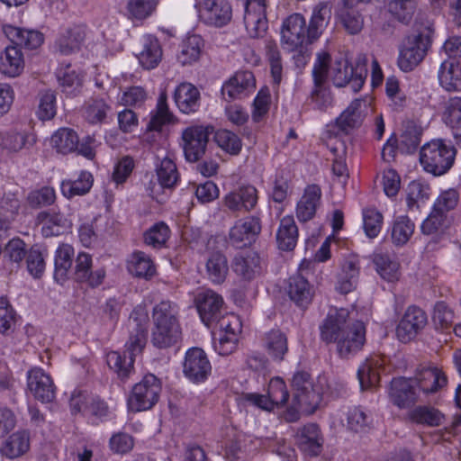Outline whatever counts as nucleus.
Instances as JSON below:
<instances>
[{
    "mask_svg": "<svg viewBox=\"0 0 461 461\" xmlns=\"http://www.w3.org/2000/svg\"><path fill=\"white\" fill-rule=\"evenodd\" d=\"M268 0H246L244 5V25L249 37H263L268 28L267 6Z\"/></svg>",
    "mask_w": 461,
    "mask_h": 461,
    "instance_id": "10",
    "label": "nucleus"
},
{
    "mask_svg": "<svg viewBox=\"0 0 461 461\" xmlns=\"http://www.w3.org/2000/svg\"><path fill=\"white\" fill-rule=\"evenodd\" d=\"M330 14L331 11L327 3H320L314 7L308 26L310 43L321 36L330 18Z\"/></svg>",
    "mask_w": 461,
    "mask_h": 461,
    "instance_id": "53",
    "label": "nucleus"
},
{
    "mask_svg": "<svg viewBox=\"0 0 461 461\" xmlns=\"http://www.w3.org/2000/svg\"><path fill=\"white\" fill-rule=\"evenodd\" d=\"M310 42L308 27L304 17L300 14H293L284 20L281 30V44L288 51L299 50L294 57L299 61L305 62V56L301 49L305 42Z\"/></svg>",
    "mask_w": 461,
    "mask_h": 461,
    "instance_id": "3",
    "label": "nucleus"
},
{
    "mask_svg": "<svg viewBox=\"0 0 461 461\" xmlns=\"http://www.w3.org/2000/svg\"><path fill=\"white\" fill-rule=\"evenodd\" d=\"M295 443L301 452L308 456H319L323 448L324 438L320 427L308 423L297 429Z\"/></svg>",
    "mask_w": 461,
    "mask_h": 461,
    "instance_id": "21",
    "label": "nucleus"
},
{
    "mask_svg": "<svg viewBox=\"0 0 461 461\" xmlns=\"http://www.w3.org/2000/svg\"><path fill=\"white\" fill-rule=\"evenodd\" d=\"M204 47L203 39L198 34L188 35L180 46V51L177 54V60L183 65H191L196 62L203 52Z\"/></svg>",
    "mask_w": 461,
    "mask_h": 461,
    "instance_id": "43",
    "label": "nucleus"
},
{
    "mask_svg": "<svg viewBox=\"0 0 461 461\" xmlns=\"http://www.w3.org/2000/svg\"><path fill=\"white\" fill-rule=\"evenodd\" d=\"M358 276L359 266L357 260L355 258H346L338 276L337 291L343 294L350 293L356 288Z\"/></svg>",
    "mask_w": 461,
    "mask_h": 461,
    "instance_id": "33",
    "label": "nucleus"
},
{
    "mask_svg": "<svg viewBox=\"0 0 461 461\" xmlns=\"http://www.w3.org/2000/svg\"><path fill=\"white\" fill-rule=\"evenodd\" d=\"M92 257L86 252H79L75 260L74 279L77 283H86L90 287L99 286L104 277L105 270L98 268L92 270Z\"/></svg>",
    "mask_w": 461,
    "mask_h": 461,
    "instance_id": "25",
    "label": "nucleus"
},
{
    "mask_svg": "<svg viewBox=\"0 0 461 461\" xmlns=\"http://www.w3.org/2000/svg\"><path fill=\"white\" fill-rule=\"evenodd\" d=\"M194 303L202 322L208 328L212 327L221 315L223 298L212 289L199 291Z\"/></svg>",
    "mask_w": 461,
    "mask_h": 461,
    "instance_id": "13",
    "label": "nucleus"
},
{
    "mask_svg": "<svg viewBox=\"0 0 461 461\" xmlns=\"http://www.w3.org/2000/svg\"><path fill=\"white\" fill-rule=\"evenodd\" d=\"M456 150L451 143L441 139L425 143L420 150V163L423 170L435 176L445 175L453 167Z\"/></svg>",
    "mask_w": 461,
    "mask_h": 461,
    "instance_id": "1",
    "label": "nucleus"
},
{
    "mask_svg": "<svg viewBox=\"0 0 461 461\" xmlns=\"http://www.w3.org/2000/svg\"><path fill=\"white\" fill-rule=\"evenodd\" d=\"M207 278L214 285H221L229 273V264L226 256L215 251L209 255L205 263Z\"/></svg>",
    "mask_w": 461,
    "mask_h": 461,
    "instance_id": "40",
    "label": "nucleus"
},
{
    "mask_svg": "<svg viewBox=\"0 0 461 461\" xmlns=\"http://www.w3.org/2000/svg\"><path fill=\"white\" fill-rule=\"evenodd\" d=\"M262 230L259 214H253L235 222L229 232V240L236 249H243L254 243Z\"/></svg>",
    "mask_w": 461,
    "mask_h": 461,
    "instance_id": "8",
    "label": "nucleus"
},
{
    "mask_svg": "<svg viewBox=\"0 0 461 461\" xmlns=\"http://www.w3.org/2000/svg\"><path fill=\"white\" fill-rule=\"evenodd\" d=\"M233 272L245 281H251L259 276L266 264L259 254L254 250H245L237 253L231 260Z\"/></svg>",
    "mask_w": 461,
    "mask_h": 461,
    "instance_id": "17",
    "label": "nucleus"
},
{
    "mask_svg": "<svg viewBox=\"0 0 461 461\" xmlns=\"http://www.w3.org/2000/svg\"><path fill=\"white\" fill-rule=\"evenodd\" d=\"M350 323L348 310L331 308L319 326L320 339L327 345H336Z\"/></svg>",
    "mask_w": 461,
    "mask_h": 461,
    "instance_id": "7",
    "label": "nucleus"
},
{
    "mask_svg": "<svg viewBox=\"0 0 461 461\" xmlns=\"http://www.w3.org/2000/svg\"><path fill=\"white\" fill-rule=\"evenodd\" d=\"M415 225L408 216L402 215L393 221L391 238L393 244L402 246L406 244L414 232Z\"/></svg>",
    "mask_w": 461,
    "mask_h": 461,
    "instance_id": "58",
    "label": "nucleus"
},
{
    "mask_svg": "<svg viewBox=\"0 0 461 461\" xmlns=\"http://www.w3.org/2000/svg\"><path fill=\"white\" fill-rule=\"evenodd\" d=\"M366 329L360 321H352L336 344L339 357L349 358L362 350L366 343Z\"/></svg>",
    "mask_w": 461,
    "mask_h": 461,
    "instance_id": "14",
    "label": "nucleus"
},
{
    "mask_svg": "<svg viewBox=\"0 0 461 461\" xmlns=\"http://www.w3.org/2000/svg\"><path fill=\"white\" fill-rule=\"evenodd\" d=\"M427 315L417 306H409L396 327V336L402 343L413 339L426 326Z\"/></svg>",
    "mask_w": 461,
    "mask_h": 461,
    "instance_id": "18",
    "label": "nucleus"
},
{
    "mask_svg": "<svg viewBox=\"0 0 461 461\" xmlns=\"http://www.w3.org/2000/svg\"><path fill=\"white\" fill-rule=\"evenodd\" d=\"M130 325L132 330L130 332L129 340L125 344L126 352L135 358V356L141 353L148 336V318L145 314H139L134 310L130 316Z\"/></svg>",
    "mask_w": 461,
    "mask_h": 461,
    "instance_id": "23",
    "label": "nucleus"
},
{
    "mask_svg": "<svg viewBox=\"0 0 461 461\" xmlns=\"http://www.w3.org/2000/svg\"><path fill=\"white\" fill-rule=\"evenodd\" d=\"M170 234L171 230L166 222H156L144 232V243L154 249H161L166 247Z\"/></svg>",
    "mask_w": 461,
    "mask_h": 461,
    "instance_id": "57",
    "label": "nucleus"
},
{
    "mask_svg": "<svg viewBox=\"0 0 461 461\" xmlns=\"http://www.w3.org/2000/svg\"><path fill=\"white\" fill-rule=\"evenodd\" d=\"M62 91L68 95H76L82 86L83 77L70 64L61 66L56 72Z\"/></svg>",
    "mask_w": 461,
    "mask_h": 461,
    "instance_id": "52",
    "label": "nucleus"
},
{
    "mask_svg": "<svg viewBox=\"0 0 461 461\" xmlns=\"http://www.w3.org/2000/svg\"><path fill=\"white\" fill-rule=\"evenodd\" d=\"M199 14L205 23L222 27L231 20L232 9L227 0H201Z\"/></svg>",
    "mask_w": 461,
    "mask_h": 461,
    "instance_id": "19",
    "label": "nucleus"
},
{
    "mask_svg": "<svg viewBox=\"0 0 461 461\" xmlns=\"http://www.w3.org/2000/svg\"><path fill=\"white\" fill-rule=\"evenodd\" d=\"M439 85L448 92L461 90V66L453 60H444L438 74Z\"/></svg>",
    "mask_w": 461,
    "mask_h": 461,
    "instance_id": "39",
    "label": "nucleus"
},
{
    "mask_svg": "<svg viewBox=\"0 0 461 461\" xmlns=\"http://www.w3.org/2000/svg\"><path fill=\"white\" fill-rule=\"evenodd\" d=\"M131 275L150 280L156 275V266L151 258L143 251H134L127 263Z\"/></svg>",
    "mask_w": 461,
    "mask_h": 461,
    "instance_id": "34",
    "label": "nucleus"
},
{
    "mask_svg": "<svg viewBox=\"0 0 461 461\" xmlns=\"http://www.w3.org/2000/svg\"><path fill=\"white\" fill-rule=\"evenodd\" d=\"M28 253L25 242L20 238H13L3 249V259L11 266L12 271L20 268L24 258L27 259Z\"/></svg>",
    "mask_w": 461,
    "mask_h": 461,
    "instance_id": "50",
    "label": "nucleus"
},
{
    "mask_svg": "<svg viewBox=\"0 0 461 461\" xmlns=\"http://www.w3.org/2000/svg\"><path fill=\"white\" fill-rule=\"evenodd\" d=\"M367 77L366 64L360 60L353 66L347 59H337L331 68V80L336 87L349 86L357 93L363 87Z\"/></svg>",
    "mask_w": 461,
    "mask_h": 461,
    "instance_id": "4",
    "label": "nucleus"
},
{
    "mask_svg": "<svg viewBox=\"0 0 461 461\" xmlns=\"http://www.w3.org/2000/svg\"><path fill=\"white\" fill-rule=\"evenodd\" d=\"M174 101L181 113L185 114L195 113L201 104L200 91L191 83H181L175 89Z\"/></svg>",
    "mask_w": 461,
    "mask_h": 461,
    "instance_id": "29",
    "label": "nucleus"
},
{
    "mask_svg": "<svg viewBox=\"0 0 461 461\" xmlns=\"http://www.w3.org/2000/svg\"><path fill=\"white\" fill-rule=\"evenodd\" d=\"M94 176L86 170L80 171L76 179H65L61 182V192L68 199L87 194L93 186Z\"/></svg>",
    "mask_w": 461,
    "mask_h": 461,
    "instance_id": "41",
    "label": "nucleus"
},
{
    "mask_svg": "<svg viewBox=\"0 0 461 461\" xmlns=\"http://www.w3.org/2000/svg\"><path fill=\"white\" fill-rule=\"evenodd\" d=\"M86 37L83 26H74L65 30L56 40V47L64 55H69L80 49Z\"/></svg>",
    "mask_w": 461,
    "mask_h": 461,
    "instance_id": "38",
    "label": "nucleus"
},
{
    "mask_svg": "<svg viewBox=\"0 0 461 461\" xmlns=\"http://www.w3.org/2000/svg\"><path fill=\"white\" fill-rule=\"evenodd\" d=\"M442 119L451 128L453 137L461 148V96H453L445 102Z\"/></svg>",
    "mask_w": 461,
    "mask_h": 461,
    "instance_id": "32",
    "label": "nucleus"
},
{
    "mask_svg": "<svg viewBox=\"0 0 461 461\" xmlns=\"http://www.w3.org/2000/svg\"><path fill=\"white\" fill-rule=\"evenodd\" d=\"M161 390V381L155 375H145L131 391L127 400L129 410L139 412L152 409L159 400Z\"/></svg>",
    "mask_w": 461,
    "mask_h": 461,
    "instance_id": "2",
    "label": "nucleus"
},
{
    "mask_svg": "<svg viewBox=\"0 0 461 461\" xmlns=\"http://www.w3.org/2000/svg\"><path fill=\"white\" fill-rule=\"evenodd\" d=\"M382 369V359L379 357L375 356L366 358L357 369V378L362 389H367L378 384Z\"/></svg>",
    "mask_w": 461,
    "mask_h": 461,
    "instance_id": "42",
    "label": "nucleus"
},
{
    "mask_svg": "<svg viewBox=\"0 0 461 461\" xmlns=\"http://www.w3.org/2000/svg\"><path fill=\"white\" fill-rule=\"evenodd\" d=\"M412 378L420 393L425 395L437 393L447 384L446 373L438 366L431 364L420 365Z\"/></svg>",
    "mask_w": 461,
    "mask_h": 461,
    "instance_id": "11",
    "label": "nucleus"
},
{
    "mask_svg": "<svg viewBox=\"0 0 461 461\" xmlns=\"http://www.w3.org/2000/svg\"><path fill=\"white\" fill-rule=\"evenodd\" d=\"M212 372V365L206 353L200 348H191L185 355L183 374L194 384L203 383Z\"/></svg>",
    "mask_w": 461,
    "mask_h": 461,
    "instance_id": "12",
    "label": "nucleus"
},
{
    "mask_svg": "<svg viewBox=\"0 0 461 461\" xmlns=\"http://www.w3.org/2000/svg\"><path fill=\"white\" fill-rule=\"evenodd\" d=\"M3 32L14 46L18 48L23 47L34 50L40 47L44 41L43 34L36 30H28L5 24L3 27Z\"/></svg>",
    "mask_w": 461,
    "mask_h": 461,
    "instance_id": "28",
    "label": "nucleus"
},
{
    "mask_svg": "<svg viewBox=\"0 0 461 461\" xmlns=\"http://www.w3.org/2000/svg\"><path fill=\"white\" fill-rule=\"evenodd\" d=\"M74 248L69 244H61L55 251L54 257V279L59 284H63L68 277L74 257Z\"/></svg>",
    "mask_w": 461,
    "mask_h": 461,
    "instance_id": "35",
    "label": "nucleus"
},
{
    "mask_svg": "<svg viewBox=\"0 0 461 461\" xmlns=\"http://www.w3.org/2000/svg\"><path fill=\"white\" fill-rule=\"evenodd\" d=\"M258 199V189L253 185L248 184L226 194L222 198V204L232 213H246L256 208Z\"/></svg>",
    "mask_w": 461,
    "mask_h": 461,
    "instance_id": "9",
    "label": "nucleus"
},
{
    "mask_svg": "<svg viewBox=\"0 0 461 461\" xmlns=\"http://www.w3.org/2000/svg\"><path fill=\"white\" fill-rule=\"evenodd\" d=\"M214 140L216 144L226 153L231 156H237L240 153L242 149L241 139L234 132L220 129L214 134Z\"/></svg>",
    "mask_w": 461,
    "mask_h": 461,
    "instance_id": "60",
    "label": "nucleus"
},
{
    "mask_svg": "<svg viewBox=\"0 0 461 461\" xmlns=\"http://www.w3.org/2000/svg\"><path fill=\"white\" fill-rule=\"evenodd\" d=\"M30 448V433L23 429L11 434L2 444L3 456L14 459L25 454Z\"/></svg>",
    "mask_w": 461,
    "mask_h": 461,
    "instance_id": "37",
    "label": "nucleus"
},
{
    "mask_svg": "<svg viewBox=\"0 0 461 461\" xmlns=\"http://www.w3.org/2000/svg\"><path fill=\"white\" fill-rule=\"evenodd\" d=\"M158 182L162 188H173L179 179V173L174 158L167 154L156 167Z\"/></svg>",
    "mask_w": 461,
    "mask_h": 461,
    "instance_id": "49",
    "label": "nucleus"
},
{
    "mask_svg": "<svg viewBox=\"0 0 461 461\" xmlns=\"http://www.w3.org/2000/svg\"><path fill=\"white\" fill-rule=\"evenodd\" d=\"M287 294L292 302L300 308H307L312 303L314 290L308 280L301 275L289 277Z\"/></svg>",
    "mask_w": 461,
    "mask_h": 461,
    "instance_id": "30",
    "label": "nucleus"
},
{
    "mask_svg": "<svg viewBox=\"0 0 461 461\" xmlns=\"http://www.w3.org/2000/svg\"><path fill=\"white\" fill-rule=\"evenodd\" d=\"M321 189L318 185L312 184L305 187L302 197L296 203V218L301 223L312 221L321 203Z\"/></svg>",
    "mask_w": 461,
    "mask_h": 461,
    "instance_id": "24",
    "label": "nucleus"
},
{
    "mask_svg": "<svg viewBox=\"0 0 461 461\" xmlns=\"http://www.w3.org/2000/svg\"><path fill=\"white\" fill-rule=\"evenodd\" d=\"M213 128L209 125L194 124L183 130L181 146L188 162H197L205 154L209 137Z\"/></svg>",
    "mask_w": 461,
    "mask_h": 461,
    "instance_id": "6",
    "label": "nucleus"
},
{
    "mask_svg": "<svg viewBox=\"0 0 461 461\" xmlns=\"http://www.w3.org/2000/svg\"><path fill=\"white\" fill-rule=\"evenodd\" d=\"M27 389L41 402H51L56 397V386L50 375L41 367L28 370Z\"/></svg>",
    "mask_w": 461,
    "mask_h": 461,
    "instance_id": "16",
    "label": "nucleus"
},
{
    "mask_svg": "<svg viewBox=\"0 0 461 461\" xmlns=\"http://www.w3.org/2000/svg\"><path fill=\"white\" fill-rule=\"evenodd\" d=\"M51 144L57 152L66 155L77 149L78 136L74 130L61 128L51 136Z\"/></svg>",
    "mask_w": 461,
    "mask_h": 461,
    "instance_id": "55",
    "label": "nucleus"
},
{
    "mask_svg": "<svg viewBox=\"0 0 461 461\" xmlns=\"http://www.w3.org/2000/svg\"><path fill=\"white\" fill-rule=\"evenodd\" d=\"M431 45L429 34L418 33L408 37L399 50L397 65L403 72H411L424 59Z\"/></svg>",
    "mask_w": 461,
    "mask_h": 461,
    "instance_id": "5",
    "label": "nucleus"
},
{
    "mask_svg": "<svg viewBox=\"0 0 461 461\" xmlns=\"http://www.w3.org/2000/svg\"><path fill=\"white\" fill-rule=\"evenodd\" d=\"M420 131L414 124H407L398 140L399 150L406 154L415 152L420 143Z\"/></svg>",
    "mask_w": 461,
    "mask_h": 461,
    "instance_id": "64",
    "label": "nucleus"
},
{
    "mask_svg": "<svg viewBox=\"0 0 461 461\" xmlns=\"http://www.w3.org/2000/svg\"><path fill=\"white\" fill-rule=\"evenodd\" d=\"M162 58V49L158 40L153 36H146L143 40V49L139 55L140 65L146 69L156 68Z\"/></svg>",
    "mask_w": 461,
    "mask_h": 461,
    "instance_id": "47",
    "label": "nucleus"
},
{
    "mask_svg": "<svg viewBox=\"0 0 461 461\" xmlns=\"http://www.w3.org/2000/svg\"><path fill=\"white\" fill-rule=\"evenodd\" d=\"M263 348L274 361H282L288 351L286 335L278 329L269 330L264 335Z\"/></svg>",
    "mask_w": 461,
    "mask_h": 461,
    "instance_id": "36",
    "label": "nucleus"
},
{
    "mask_svg": "<svg viewBox=\"0 0 461 461\" xmlns=\"http://www.w3.org/2000/svg\"><path fill=\"white\" fill-rule=\"evenodd\" d=\"M1 68L5 75L14 77L19 76L24 68L23 55L20 48L7 46L1 57Z\"/></svg>",
    "mask_w": 461,
    "mask_h": 461,
    "instance_id": "46",
    "label": "nucleus"
},
{
    "mask_svg": "<svg viewBox=\"0 0 461 461\" xmlns=\"http://www.w3.org/2000/svg\"><path fill=\"white\" fill-rule=\"evenodd\" d=\"M389 395L394 405L404 409L418 401L420 392L412 377H397L391 382Z\"/></svg>",
    "mask_w": 461,
    "mask_h": 461,
    "instance_id": "22",
    "label": "nucleus"
},
{
    "mask_svg": "<svg viewBox=\"0 0 461 461\" xmlns=\"http://www.w3.org/2000/svg\"><path fill=\"white\" fill-rule=\"evenodd\" d=\"M429 197V186L419 181H411L407 187L406 204L409 210L418 209Z\"/></svg>",
    "mask_w": 461,
    "mask_h": 461,
    "instance_id": "63",
    "label": "nucleus"
},
{
    "mask_svg": "<svg viewBox=\"0 0 461 461\" xmlns=\"http://www.w3.org/2000/svg\"><path fill=\"white\" fill-rule=\"evenodd\" d=\"M36 223L41 226V233L44 238L62 235L70 227L65 215L54 209L40 212L36 217Z\"/></svg>",
    "mask_w": 461,
    "mask_h": 461,
    "instance_id": "26",
    "label": "nucleus"
},
{
    "mask_svg": "<svg viewBox=\"0 0 461 461\" xmlns=\"http://www.w3.org/2000/svg\"><path fill=\"white\" fill-rule=\"evenodd\" d=\"M374 264L380 276L388 281L394 282L399 278V263L391 259L387 254H377L375 256Z\"/></svg>",
    "mask_w": 461,
    "mask_h": 461,
    "instance_id": "61",
    "label": "nucleus"
},
{
    "mask_svg": "<svg viewBox=\"0 0 461 461\" xmlns=\"http://www.w3.org/2000/svg\"><path fill=\"white\" fill-rule=\"evenodd\" d=\"M292 385L295 391L294 399L301 406L315 410L321 402V396L313 387L311 376L306 372H297L294 375Z\"/></svg>",
    "mask_w": 461,
    "mask_h": 461,
    "instance_id": "20",
    "label": "nucleus"
},
{
    "mask_svg": "<svg viewBox=\"0 0 461 461\" xmlns=\"http://www.w3.org/2000/svg\"><path fill=\"white\" fill-rule=\"evenodd\" d=\"M152 318L154 324L180 327L178 321V307L176 303L164 300L153 308Z\"/></svg>",
    "mask_w": 461,
    "mask_h": 461,
    "instance_id": "51",
    "label": "nucleus"
},
{
    "mask_svg": "<svg viewBox=\"0 0 461 461\" xmlns=\"http://www.w3.org/2000/svg\"><path fill=\"white\" fill-rule=\"evenodd\" d=\"M112 106L104 98H91L85 105L84 117L90 124L104 123Z\"/></svg>",
    "mask_w": 461,
    "mask_h": 461,
    "instance_id": "56",
    "label": "nucleus"
},
{
    "mask_svg": "<svg viewBox=\"0 0 461 461\" xmlns=\"http://www.w3.org/2000/svg\"><path fill=\"white\" fill-rule=\"evenodd\" d=\"M299 237L298 227L293 215L284 216L276 231V244L280 250L292 251L297 245Z\"/></svg>",
    "mask_w": 461,
    "mask_h": 461,
    "instance_id": "31",
    "label": "nucleus"
},
{
    "mask_svg": "<svg viewBox=\"0 0 461 461\" xmlns=\"http://www.w3.org/2000/svg\"><path fill=\"white\" fill-rule=\"evenodd\" d=\"M181 337V328L154 324L151 342L158 348H167L174 346Z\"/></svg>",
    "mask_w": 461,
    "mask_h": 461,
    "instance_id": "48",
    "label": "nucleus"
},
{
    "mask_svg": "<svg viewBox=\"0 0 461 461\" xmlns=\"http://www.w3.org/2000/svg\"><path fill=\"white\" fill-rule=\"evenodd\" d=\"M135 358L128 352L111 351L106 355V363L113 370L118 377L124 381L127 380L134 372Z\"/></svg>",
    "mask_w": 461,
    "mask_h": 461,
    "instance_id": "44",
    "label": "nucleus"
},
{
    "mask_svg": "<svg viewBox=\"0 0 461 461\" xmlns=\"http://www.w3.org/2000/svg\"><path fill=\"white\" fill-rule=\"evenodd\" d=\"M364 100L355 99L336 119L334 127L337 134H349L352 131L359 128L365 119V113L362 110Z\"/></svg>",
    "mask_w": 461,
    "mask_h": 461,
    "instance_id": "27",
    "label": "nucleus"
},
{
    "mask_svg": "<svg viewBox=\"0 0 461 461\" xmlns=\"http://www.w3.org/2000/svg\"><path fill=\"white\" fill-rule=\"evenodd\" d=\"M408 418L419 425L437 427L442 423L444 415L434 407L417 406L409 411Z\"/></svg>",
    "mask_w": 461,
    "mask_h": 461,
    "instance_id": "54",
    "label": "nucleus"
},
{
    "mask_svg": "<svg viewBox=\"0 0 461 461\" xmlns=\"http://www.w3.org/2000/svg\"><path fill=\"white\" fill-rule=\"evenodd\" d=\"M373 418L369 411L361 406L348 408L346 412V427L349 431L364 433L370 429Z\"/></svg>",
    "mask_w": 461,
    "mask_h": 461,
    "instance_id": "45",
    "label": "nucleus"
},
{
    "mask_svg": "<svg viewBox=\"0 0 461 461\" xmlns=\"http://www.w3.org/2000/svg\"><path fill=\"white\" fill-rule=\"evenodd\" d=\"M256 88L254 74L249 70L237 71L221 86V95L227 102L249 96Z\"/></svg>",
    "mask_w": 461,
    "mask_h": 461,
    "instance_id": "15",
    "label": "nucleus"
},
{
    "mask_svg": "<svg viewBox=\"0 0 461 461\" xmlns=\"http://www.w3.org/2000/svg\"><path fill=\"white\" fill-rule=\"evenodd\" d=\"M172 114L168 110L167 96L162 94L158 97L156 112L151 113L150 120L147 124V131H161L163 126L170 122Z\"/></svg>",
    "mask_w": 461,
    "mask_h": 461,
    "instance_id": "59",
    "label": "nucleus"
},
{
    "mask_svg": "<svg viewBox=\"0 0 461 461\" xmlns=\"http://www.w3.org/2000/svg\"><path fill=\"white\" fill-rule=\"evenodd\" d=\"M36 141L35 136L26 131H10L3 139V147L10 151L17 152L23 148L32 146Z\"/></svg>",
    "mask_w": 461,
    "mask_h": 461,
    "instance_id": "62",
    "label": "nucleus"
}]
</instances>
